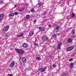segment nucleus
Returning <instances> with one entry per match:
<instances>
[{"label":"nucleus","instance_id":"1","mask_svg":"<svg viewBox=\"0 0 76 76\" xmlns=\"http://www.w3.org/2000/svg\"><path fill=\"white\" fill-rule=\"evenodd\" d=\"M16 51L18 54H20L21 55L23 54V53H25V51L22 50H20L19 49H17L16 50Z\"/></svg>","mask_w":76,"mask_h":76},{"label":"nucleus","instance_id":"2","mask_svg":"<svg viewBox=\"0 0 76 76\" xmlns=\"http://www.w3.org/2000/svg\"><path fill=\"white\" fill-rule=\"evenodd\" d=\"M9 26H4V28L3 30L4 32H7L9 30Z\"/></svg>","mask_w":76,"mask_h":76},{"label":"nucleus","instance_id":"3","mask_svg":"<svg viewBox=\"0 0 76 76\" xmlns=\"http://www.w3.org/2000/svg\"><path fill=\"white\" fill-rule=\"evenodd\" d=\"M42 39L43 41H47L48 39V38L47 37V36L46 35H44L42 37Z\"/></svg>","mask_w":76,"mask_h":76},{"label":"nucleus","instance_id":"4","mask_svg":"<svg viewBox=\"0 0 76 76\" xmlns=\"http://www.w3.org/2000/svg\"><path fill=\"white\" fill-rule=\"evenodd\" d=\"M22 46L23 47V48H28V47H29V45H28L27 44L24 43L22 44Z\"/></svg>","mask_w":76,"mask_h":76},{"label":"nucleus","instance_id":"5","mask_svg":"<svg viewBox=\"0 0 76 76\" xmlns=\"http://www.w3.org/2000/svg\"><path fill=\"white\" fill-rule=\"evenodd\" d=\"M73 46H70L69 47L67 48V51H72L73 49Z\"/></svg>","mask_w":76,"mask_h":76},{"label":"nucleus","instance_id":"6","mask_svg":"<svg viewBox=\"0 0 76 76\" xmlns=\"http://www.w3.org/2000/svg\"><path fill=\"white\" fill-rule=\"evenodd\" d=\"M61 45H62V44H61V43L60 42L58 43L57 46L58 49H59V50L60 49V48H61Z\"/></svg>","mask_w":76,"mask_h":76},{"label":"nucleus","instance_id":"7","mask_svg":"<svg viewBox=\"0 0 76 76\" xmlns=\"http://www.w3.org/2000/svg\"><path fill=\"white\" fill-rule=\"evenodd\" d=\"M15 65V62L14 61H12L11 62V63L10 64V66L11 67V68H12Z\"/></svg>","mask_w":76,"mask_h":76},{"label":"nucleus","instance_id":"8","mask_svg":"<svg viewBox=\"0 0 76 76\" xmlns=\"http://www.w3.org/2000/svg\"><path fill=\"white\" fill-rule=\"evenodd\" d=\"M59 28L60 27L58 26H56L55 31H56V32H57L58 31H60V29H59Z\"/></svg>","mask_w":76,"mask_h":76},{"label":"nucleus","instance_id":"9","mask_svg":"<svg viewBox=\"0 0 76 76\" xmlns=\"http://www.w3.org/2000/svg\"><path fill=\"white\" fill-rule=\"evenodd\" d=\"M4 18V15L3 14H1L0 15V20H2Z\"/></svg>","mask_w":76,"mask_h":76},{"label":"nucleus","instance_id":"10","mask_svg":"<svg viewBox=\"0 0 76 76\" xmlns=\"http://www.w3.org/2000/svg\"><path fill=\"white\" fill-rule=\"evenodd\" d=\"M22 61L24 63H25L26 61V59L25 57H23L21 59Z\"/></svg>","mask_w":76,"mask_h":76},{"label":"nucleus","instance_id":"11","mask_svg":"<svg viewBox=\"0 0 76 76\" xmlns=\"http://www.w3.org/2000/svg\"><path fill=\"white\" fill-rule=\"evenodd\" d=\"M29 34L30 36L32 37V36H33V35H34V32H33L32 31H31L29 32Z\"/></svg>","mask_w":76,"mask_h":76},{"label":"nucleus","instance_id":"12","mask_svg":"<svg viewBox=\"0 0 76 76\" xmlns=\"http://www.w3.org/2000/svg\"><path fill=\"white\" fill-rule=\"evenodd\" d=\"M39 29H40L41 31H44L45 28L44 27H39Z\"/></svg>","mask_w":76,"mask_h":76},{"label":"nucleus","instance_id":"13","mask_svg":"<svg viewBox=\"0 0 76 76\" xmlns=\"http://www.w3.org/2000/svg\"><path fill=\"white\" fill-rule=\"evenodd\" d=\"M47 69V67H45L44 68H42V69H41V72H44L45 71V70H46Z\"/></svg>","mask_w":76,"mask_h":76},{"label":"nucleus","instance_id":"14","mask_svg":"<svg viewBox=\"0 0 76 76\" xmlns=\"http://www.w3.org/2000/svg\"><path fill=\"white\" fill-rule=\"evenodd\" d=\"M68 43H71L72 42V39L70 38H69L68 40Z\"/></svg>","mask_w":76,"mask_h":76},{"label":"nucleus","instance_id":"15","mask_svg":"<svg viewBox=\"0 0 76 76\" xmlns=\"http://www.w3.org/2000/svg\"><path fill=\"white\" fill-rule=\"evenodd\" d=\"M71 16L72 18H75L76 17L75 16V14H74L73 13H72V14Z\"/></svg>","mask_w":76,"mask_h":76},{"label":"nucleus","instance_id":"16","mask_svg":"<svg viewBox=\"0 0 76 76\" xmlns=\"http://www.w3.org/2000/svg\"><path fill=\"white\" fill-rule=\"evenodd\" d=\"M73 67V63H71V65L70 66V69H72Z\"/></svg>","mask_w":76,"mask_h":76},{"label":"nucleus","instance_id":"17","mask_svg":"<svg viewBox=\"0 0 76 76\" xmlns=\"http://www.w3.org/2000/svg\"><path fill=\"white\" fill-rule=\"evenodd\" d=\"M24 9H25V8L20 9L19 10V12H23V10H24Z\"/></svg>","mask_w":76,"mask_h":76},{"label":"nucleus","instance_id":"18","mask_svg":"<svg viewBox=\"0 0 76 76\" xmlns=\"http://www.w3.org/2000/svg\"><path fill=\"white\" fill-rule=\"evenodd\" d=\"M26 18V19H29V15H27Z\"/></svg>","mask_w":76,"mask_h":76},{"label":"nucleus","instance_id":"19","mask_svg":"<svg viewBox=\"0 0 76 76\" xmlns=\"http://www.w3.org/2000/svg\"><path fill=\"white\" fill-rule=\"evenodd\" d=\"M15 15V14L14 13H11V14H10L9 15L10 16H11V17H13V16H14Z\"/></svg>","mask_w":76,"mask_h":76},{"label":"nucleus","instance_id":"20","mask_svg":"<svg viewBox=\"0 0 76 76\" xmlns=\"http://www.w3.org/2000/svg\"><path fill=\"white\" fill-rule=\"evenodd\" d=\"M30 12H35L34 9V8H32L30 10Z\"/></svg>","mask_w":76,"mask_h":76},{"label":"nucleus","instance_id":"21","mask_svg":"<svg viewBox=\"0 0 76 76\" xmlns=\"http://www.w3.org/2000/svg\"><path fill=\"white\" fill-rule=\"evenodd\" d=\"M72 34H73V35H74L75 34V31L74 30H72Z\"/></svg>","mask_w":76,"mask_h":76},{"label":"nucleus","instance_id":"22","mask_svg":"<svg viewBox=\"0 0 76 76\" xmlns=\"http://www.w3.org/2000/svg\"><path fill=\"white\" fill-rule=\"evenodd\" d=\"M53 37L55 38H57V35H56V34H54L53 35Z\"/></svg>","mask_w":76,"mask_h":76},{"label":"nucleus","instance_id":"23","mask_svg":"<svg viewBox=\"0 0 76 76\" xmlns=\"http://www.w3.org/2000/svg\"><path fill=\"white\" fill-rule=\"evenodd\" d=\"M53 67H56V64L55 63L53 64Z\"/></svg>","mask_w":76,"mask_h":76},{"label":"nucleus","instance_id":"24","mask_svg":"<svg viewBox=\"0 0 76 76\" xmlns=\"http://www.w3.org/2000/svg\"><path fill=\"white\" fill-rule=\"evenodd\" d=\"M37 58V60H41V58H40V57H38Z\"/></svg>","mask_w":76,"mask_h":76},{"label":"nucleus","instance_id":"25","mask_svg":"<svg viewBox=\"0 0 76 76\" xmlns=\"http://www.w3.org/2000/svg\"><path fill=\"white\" fill-rule=\"evenodd\" d=\"M20 35V37H22L23 35V33H21Z\"/></svg>","mask_w":76,"mask_h":76},{"label":"nucleus","instance_id":"26","mask_svg":"<svg viewBox=\"0 0 76 76\" xmlns=\"http://www.w3.org/2000/svg\"><path fill=\"white\" fill-rule=\"evenodd\" d=\"M67 75L66 74H64V75H62L61 76H66Z\"/></svg>","mask_w":76,"mask_h":76},{"label":"nucleus","instance_id":"27","mask_svg":"<svg viewBox=\"0 0 76 76\" xmlns=\"http://www.w3.org/2000/svg\"><path fill=\"white\" fill-rule=\"evenodd\" d=\"M3 1H0V4H3Z\"/></svg>","mask_w":76,"mask_h":76},{"label":"nucleus","instance_id":"28","mask_svg":"<svg viewBox=\"0 0 76 76\" xmlns=\"http://www.w3.org/2000/svg\"><path fill=\"white\" fill-rule=\"evenodd\" d=\"M72 60H73V59H72V58H70L69 59V61H72Z\"/></svg>","mask_w":76,"mask_h":76},{"label":"nucleus","instance_id":"29","mask_svg":"<svg viewBox=\"0 0 76 76\" xmlns=\"http://www.w3.org/2000/svg\"><path fill=\"white\" fill-rule=\"evenodd\" d=\"M15 15H18V13L17 12H16L15 13Z\"/></svg>","mask_w":76,"mask_h":76},{"label":"nucleus","instance_id":"30","mask_svg":"<svg viewBox=\"0 0 76 76\" xmlns=\"http://www.w3.org/2000/svg\"><path fill=\"white\" fill-rule=\"evenodd\" d=\"M8 76H13V74H9Z\"/></svg>","mask_w":76,"mask_h":76},{"label":"nucleus","instance_id":"31","mask_svg":"<svg viewBox=\"0 0 76 76\" xmlns=\"http://www.w3.org/2000/svg\"><path fill=\"white\" fill-rule=\"evenodd\" d=\"M38 4L39 6H41V3H38Z\"/></svg>","mask_w":76,"mask_h":76},{"label":"nucleus","instance_id":"32","mask_svg":"<svg viewBox=\"0 0 76 76\" xmlns=\"http://www.w3.org/2000/svg\"><path fill=\"white\" fill-rule=\"evenodd\" d=\"M34 45H37V46H38V44H37L36 43H35L34 44Z\"/></svg>","mask_w":76,"mask_h":76},{"label":"nucleus","instance_id":"33","mask_svg":"<svg viewBox=\"0 0 76 76\" xmlns=\"http://www.w3.org/2000/svg\"><path fill=\"white\" fill-rule=\"evenodd\" d=\"M36 22H37V20H36V19H35L34 20V23H35Z\"/></svg>","mask_w":76,"mask_h":76},{"label":"nucleus","instance_id":"34","mask_svg":"<svg viewBox=\"0 0 76 76\" xmlns=\"http://www.w3.org/2000/svg\"><path fill=\"white\" fill-rule=\"evenodd\" d=\"M56 35H58V36H59V35H60V34H56Z\"/></svg>","mask_w":76,"mask_h":76},{"label":"nucleus","instance_id":"35","mask_svg":"<svg viewBox=\"0 0 76 76\" xmlns=\"http://www.w3.org/2000/svg\"><path fill=\"white\" fill-rule=\"evenodd\" d=\"M20 37V35H17V37Z\"/></svg>","mask_w":76,"mask_h":76},{"label":"nucleus","instance_id":"36","mask_svg":"<svg viewBox=\"0 0 76 76\" xmlns=\"http://www.w3.org/2000/svg\"><path fill=\"white\" fill-rule=\"evenodd\" d=\"M16 6H17V5H15V7H14V8L16 7Z\"/></svg>","mask_w":76,"mask_h":76},{"label":"nucleus","instance_id":"37","mask_svg":"<svg viewBox=\"0 0 76 76\" xmlns=\"http://www.w3.org/2000/svg\"><path fill=\"white\" fill-rule=\"evenodd\" d=\"M42 69V68H40V69L38 70V72L40 70H41Z\"/></svg>","mask_w":76,"mask_h":76},{"label":"nucleus","instance_id":"38","mask_svg":"<svg viewBox=\"0 0 76 76\" xmlns=\"http://www.w3.org/2000/svg\"><path fill=\"white\" fill-rule=\"evenodd\" d=\"M51 25H48V27H51Z\"/></svg>","mask_w":76,"mask_h":76},{"label":"nucleus","instance_id":"39","mask_svg":"<svg viewBox=\"0 0 76 76\" xmlns=\"http://www.w3.org/2000/svg\"><path fill=\"white\" fill-rule=\"evenodd\" d=\"M52 67V66H51V65H50V69H51Z\"/></svg>","mask_w":76,"mask_h":76},{"label":"nucleus","instance_id":"40","mask_svg":"<svg viewBox=\"0 0 76 76\" xmlns=\"http://www.w3.org/2000/svg\"><path fill=\"white\" fill-rule=\"evenodd\" d=\"M26 6H28V4H26Z\"/></svg>","mask_w":76,"mask_h":76},{"label":"nucleus","instance_id":"41","mask_svg":"<svg viewBox=\"0 0 76 76\" xmlns=\"http://www.w3.org/2000/svg\"><path fill=\"white\" fill-rule=\"evenodd\" d=\"M73 38H75V36H73Z\"/></svg>","mask_w":76,"mask_h":76},{"label":"nucleus","instance_id":"42","mask_svg":"<svg viewBox=\"0 0 76 76\" xmlns=\"http://www.w3.org/2000/svg\"><path fill=\"white\" fill-rule=\"evenodd\" d=\"M38 72H39V71H37V73H38Z\"/></svg>","mask_w":76,"mask_h":76},{"label":"nucleus","instance_id":"43","mask_svg":"<svg viewBox=\"0 0 76 76\" xmlns=\"http://www.w3.org/2000/svg\"><path fill=\"white\" fill-rule=\"evenodd\" d=\"M44 0H43V1Z\"/></svg>","mask_w":76,"mask_h":76}]
</instances>
